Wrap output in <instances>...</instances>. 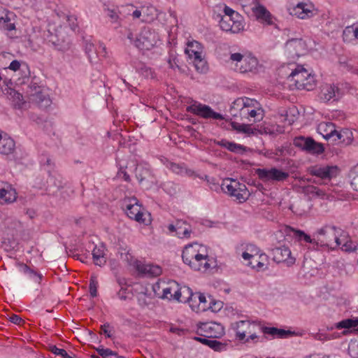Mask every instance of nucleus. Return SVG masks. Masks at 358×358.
Masks as SVG:
<instances>
[{"mask_svg": "<svg viewBox=\"0 0 358 358\" xmlns=\"http://www.w3.org/2000/svg\"><path fill=\"white\" fill-rule=\"evenodd\" d=\"M135 176L140 183L143 181L153 182V175L150 168L143 165H137L135 169Z\"/></svg>", "mask_w": 358, "mask_h": 358, "instance_id": "21", "label": "nucleus"}, {"mask_svg": "<svg viewBox=\"0 0 358 358\" xmlns=\"http://www.w3.org/2000/svg\"><path fill=\"white\" fill-rule=\"evenodd\" d=\"M315 236L317 245L335 248L343 244L345 232L341 228L327 224L318 229Z\"/></svg>", "mask_w": 358, "mask_h": 358, "instance_id": "1", "label": "nucleus"}, {"mask_svg": "<svg viewBox=\"0 0 358 358\" xmlns=\"http://www.w3.org/2000/svg\"><path fill=\"white\" fill-rule=\"evenodd\" d=\"M343 238L345 241L343 242V244L340 245V246H341V249L346 252H351L355 250L356 248L355 244L351 241H348L346 234L345 237Z\"/></svg>", "mask_w": 358, "mask_h": 358, "instance_id": "57", "label": "nucleus"}, {"mask_svg": "<svg viewBox=\"0 0 358 358\" xmlns=\"http://www.w3.org/2000/svg\"><path fill=\"white\" fill-rule=\"evenodd\" d=\"M179 288L180 285L175 280H170L168 282H166L165 281H159L153 287L155 292L157 294H159L157 292L162 289V295L161 297L162 299H167L169 301H176L177 296L176 294L178 292Z\"/></svg>", "mask_w": 358, "mask_h": 358, "instance_id": "12", "label": "nucleus"}, {"mask_svg": "<svg viewBox=\"0 0 358 358\" xmlns=\"http://www.w3.org/2000/svg\"><path fill=\"white\" fill-rule=\"evenodd\" d=\"M315 238H311L310 236L306 234H305L303 231L301 230H294V237L297 239L299 241H304L305 243H316L317 240L315 234L314 235Z\"/></svg>", "mask_w": 358, "mask_h": 358, "instance_id": "41", "label": "nucleus"}, {"mask_svg": "<svg viewBox=\"0 0 358 358\" xmlns=\"http://www.w3.org/2000/svg\"><path fill=\"white\" fill-rule=\"evenodd\" d=\"M306 51V44L301 38H292L285 44V52L288 57L295 59L303 55Z\"/></svg>", "mask_w": 358, "mask_h": 358, "instance_id": "15", "label": "nucleus"}, {"mask_svg": "<svg viewBox=\"0 0 358 358\" xmlns=\"http://www.w3.org/2000/svg\"><path fill=\"white\" fill-rule=\"evenodd\" d=\"M100 334H103L107 338H113L114 334V328L106 322L101 326Z\"/></svg>", "mask_w": 358, "mask_h": 358, "instance_id": "53", "label": "nucleus"}, {"mask_svg": "<svg viewBox=\"0 0 358 358\" xmlns=\"http://www.w3.org/2000/svg\"><path fill=\"white\" fill-rule=\"evenodd\" d=\"M290 14L300 19H306L314 15V5L309 1L299 2L292 8H289Z\"/></svg>", "mask_w": 358, "mask_h": 358, "instance_id": "14", "label": "nucleus"}, {"mask_svg": "<svg viewBox=\"0 0 358 358\" xmlns=\"http://www.w3.org/2000/svg\"><path fill=\"white\" fill-rule=\"evenodd\" d=\"M85 53L87 55L90 61L92 62L93 60V55L96 54L94 45L92 43L86 41L85 44Z\"/></svg>", "mask_w": 358, "mask_h": 358, "instance_id": "56", "label": "nucleus"}, {"mask_svg": "<svg viewBox=\"0 0 358 358\" xmlns=\"http://www.w3.org/2000/svg\"><path fill=\"white\" fill-rule=\"evenodd\" d=\"M97 287L98 282L96 280V278L95 276H91L90 280V293L92 297H96L97 296Z\"/></svg>", "mask_w": 358, "mask_h": 358, "instance_id": "55", "label": "nucleus"}, {"mask_svg": "<svg viewBox=\"0 0 358 358\" xmlns=\"http://www.w3.org/2000/svg\"><path fill=\"white\" fill-rule=\"evenodd\" d=\"M248 99V97H240L236 99L231 104L234 108H236L238 110V114H241V116L242 115V111L246 105L245 100Z\"/></svg>", "mask_w": 358, "mask_h": 358, "instance_id": "51", "label": "nucleus"}, {"mask_svg": "<svg viewBox=\"0 0 358 358\" xmlns=\"http://www.w3.org/2000/svg\"><path fill=\"white\" fill-rule=\"evenodd\" d=\"M208 306V309H210L213 312H217L222 308V302L220 301H215L213 299L209 297Z\"/></svg>", "mask_w": 358, "mask_h": 358, "instance_id": "59", "label": "nucleus"}, {"mask_svg": "<svg viewBox=\"0 0 358 358\" xmlns=\"http://www.w3.org/2000/svg\"><path fill=\"white\" fill-rule=\"evenodd\" d=\"M209 300L208 301L206 299V296L200 293L199 299V307H198V312L199 311H205L209 308L208 306Z\"/></svg>", "mask_w": 358, "mask_h": 358, "instance_id": "54", "label": "nucleus"}, {"mask_svg": "<svg viewBox=\"0 0 358 358\" xmlns=\"http://www.w3.org/2000/svg\"><path fill=\"white\" fill-rule=\"evenodd\" d=\"M200 296V292L193 293L192 296L189 298V301H188V304L189 305L190 308L192 310L198 312V307H199V299Z\"/></svg>", "mask_w": 358, "mask_h": 358, "instance_id": "52", "label": "nucleus"}, {"mask_svg": "<svg viewBox=\"0 0 358 358\" xmlns=\"http://www.w3.org/2000/svg\"><path fill=\"white\" fill-rule=\"evenodd\" d=\"M246 249L248 252H244L242 254V257L245 260L254 259L255 257L259 256L261 254L259 253L260 250L253 244L248 245Z\"/></svg>", "mask_w": 358, "mask_h": 358, "instance_id": "40", "label": "nucleus"}, {"mask_svg": "<svg viewBox=\"0 0 358 358\" xmlns=\"http://www.w3.org/2000/svg\"><path fill=\"white\" fill-rule=\"evenodd\" d=\"M304 191L313 196L324 199L326 196V192L324 190L318 188L313 185H308L304 188Z\"/></svg>", "mask_w": 358, "mask_h": 358, "instance_id": "44", "label": "nucleus"}, {"mask_svg": "<svg viewBox=\"0 0 358 358\" xmlns=\"http://www.w3.org/2000/svg\"><path fill=\"white\" fill-rule=\"evenodd\" d=\"M358 326L357 319H346L335 324V327L338 329H350Z\"/></svg>", "mask_w": 358, "mask_h": 358, "instance_id": "42", "label": "nucleus"}, {"mask_svg": "<svg viewBox=\"0 0 358 358\" xmlns=\"http://www.w3.org/2000/svg\"><path fill=\"white\" fill-rule=\"evenodd\" d=\"M0 28L7 31L15 29L14 23L10 22L9 13L3 8H0Z\"/></svg>", "mask_w": 358, "mask_h": 358, "instance_id": "27", "label": "nucleus"}, {"mask_svg": "<svg viewBox=\"0 0 358 358\" xmlns=\"http://www.w3.org/2000/svg\"><path fill=\"white\" fill-rule=\"evenodd\" d=\"M99 355L102 357V358H113V357H117V352L111 350L109 348H104L103 346H100L99 348L96 349Z\"/></svg>", "mask_w": 358, "mask_h": 358, "instance_id": "48", "label": "nucleus"}, {"mask_svg": "<svg viewBox=\"0 0 358 358\" xmlns=\"http://www.w3.org/2000/svg\"><path fill=\"white\" fill-rule=\"evenodd\" d=\"M273 260L278 264L285 263L287 266H290L294 264L296 259L292 256L289 248L282 245L277 247L271 250Z\"/></svg>", "mask_w": 358, "mask_h": 358, "instance_id": "13", "label": "nucleus"}, {"mask_svg": "<svg viewBox=\"0 0 358 358\" xmlns=\"http://www.w3.org/2000/svg\"><path fill=\"white\" fill-rule=\"evenodd\" d=\"M29 101L30 102L36 103L38 105H41L43 101H45L46 103H48V100L45 99V95L41 92V91L37 92H32L29 94V96H28Z\"/></svg>", "mask_w": 358, "mask_h": 358, "instance_id": "43", "label": "nucleus"}, {"mask_svg": "<svg viewBox=\"0 0 358 358\" xmlns=\"http://www.w3.org/2000/svg\"><path fill=\"white\" fill-rule=\"evenodd\" d=\"M308 171L311 176L315 177V178H308V182L323 184L336 177L339 170L336 166L316 165L309 167Z\"/></svg>", "mask_w": 358, "mask_h": 358, "instance_id": "4", "label": "nucleus"}, {"mask_svg": "<svg viewBox=\"0 0 358 358\" xmlns=\"http://www.w3.org/2000/svg\"><path fill=\"white\" fill-rule=\"evenodd\" d=\"M20 271L28 275L32 278L36 282L40 284L42 280L43 275L41 273H38L36 271L28 266L24 264H20Z\"/></svg>", "mask_w": 358, "mask_h": 358, "instance_id": "34", "label": "nucleus"}, {"mask_svg": "<svg viewBox=\"0 0 358 358\" xmlns=\"http://www.w3.org/2000/svg\"><path fill=\"white\" fill-rule=\"evenodd\" d=\"M217 145L221 147L227 148L230 152L236 153V154H243L246 150V147L243 145L236 143L234 142H230L226 139H222L221 141L217 143Z\"/></svg>", "mask_w": 358, "mask_h": 358, "instance_id": "24", "label": "nucleus"}, {"mask_svg": "<svg viewBox=\"0 0 358 358\" xmlns=\"http://www.w3.org/2000/svg\"><path fill=\"white\" fill-rule=\"evenodd\" d=\"M242 185L243 187H236V191H233V192L231 194V196L234 197L240 203L245 201L250 195V193L248 191L245 185L242 183Z\"/></svg>", "mask_w": 358, "mask_h": 358, "instance_id": "35", "label": "nucleus"}, {"mask_svg": "<svg viewBox=\"0 0 358 358\" xmlns=\"http://www.w3.org/2000/svg\"><path fill=\"white\" fill-rule=\"evenodd\" d=\"M246 105L242 111L241 120H252L253 122L260 121L263 118V112L261 104L255 99L248 98Z\"/></svg>", "mask_w": 358, "mask_h": 358, "instance_id": "9", "label": "nucleus"}, {"mask_svg": "<svg viewBox=\"0 0 358 358\" xmlns=\"http://www.w3.org/2000/svg\"><path fill=\"white\" fill-rule=\"evenodd\" d=\"M167 62L169 64V68L172 69H178L179 71L181 70L180 65H179V59L176 55V53L171 50L169 54V57L167 59Z\"/></svg>", "mask_w": 358, "mask_h": 358, "instance_id": "45", "label": "nucleus"}, {"mask_svg": "<svg viewBox=\"0 0 358 358\" xmlns=\"http://www.w3.org/2000/svg\"><path fill=\"white\" fill-rule=\"evenodd\" d=\"M15 148V141L10 138H2L0 140V153L8 155L13 152Z\"/></svg>", "mask_w": 358, "mask_h": 358, "instance_id": "30", "label": "nucleus"}, {"mask_svg": "<svg viewBox=\"0 0 358 358\" xmlns=\"http://www.w3.org/2000/svg\"><path fill=\"white\" fill-rule=\"evenodd\" d=\"M117 176L120 178H122L126 182H129L131 181L129 175L127 173V172L123 168H120V169L119 170V171L117 173Z\"/></svg>", "mask_w": 358, "mask_h": 358, "instance_id": "63", "label": "nucleus"}, {"mask_svg": "<svg viewBox=\"0 0 358 358\" xmlns=\"http://www.w3.org/2000/svg\"><path fill=\"white\" fill-rule=\"evenodd\" d=\"M336 93H338V88L334 85H325L321 90V99L325 101L331 99L336 100Z\"/></svg>", "mask_w": 358, "mask_h": 358, "instance_id": "28", "label": "nucleus"}, {"mask_svg": "<svg viewBox=\"0 0 358 358\" xmlns=\"http://www.w3.org/2000/svg\"><path fill=\"white\" fill-rule=\"evenodd\" d=\"M92 257L94 264L97 266H102L106 263V258L105 257L103 250L100 248L96 247L94 248Z\"/></svg>", "mask_w": 358, "mask_h": 358, "instance_id": "39", "label": "nucleus"}, {"mask_svg": "<svg viewBox=\"0 0 358 358\" xmlns=\"http://www.w3.org/2000/svg\"><path fill=\"white\" fill-rule=\"evenodd\" d=\"M231 125L235 130L239 132L248 134H253V129L248 124L232 122Z\"/></svg>", "mask_w": 358, "mask_h": 358, "instance_id": "47", "label": "nucleus"}, {"mask_svg": "<svg viewBox=\"0 0 358 358\" xmlns=\"http://www.w3.org/2000/svg\"><path fill=\"white\" fill-rule=\"evenodd\" d=\"M221 29L225 31H231V33H238L243 30L244 25L241 20H233L229 18H222L220 22Z\"/></svg>", "mask_w": 358, "mask_h": 358, "instance_id": "19", "label": "nucleus"}, {"mask_svg": "<svg viewBox=\"0 0 358 358\" xmlns=\"http://www.w3.org/2000/svg\"><path fill=\"white\" fill-rule=\"evenodd\" d=\"M187 223L183 220L176 221L177 236L180 238H189L192 230L189 227H187Z\"/></svg>", "mask_w": 358, "mask_h": 358, "instance_id": "31", "label": "nucleus"}, {"mask_svg": "<svg viewBox=\"0 0 358 358\" xmlns=\"http://www.w3.org/2000/svg\"><path fill=\"white\" fill-rule=\"evenodd\" d=\"M36 185L40 189L45 188L46 190H50L52 186L56 187L57 189L63 187L62 182L60 180H56L50 175L49 176L48 180L46 182L41 181L40 182H36Z\"/></svg>", "mask_w": 358, "mask_h": 358, "instance_id": "32", "label": "nucleus"}, {"mask_svg": "<svg viewBox=\"0 0 358 358\" xmlns=\"http://www.w3.org/2000/svg\"><path fill=\"white\" fill-rule=\"evenodd\" d=\"M326 127H328L329 131L327 132L326 134H324L323 136L326 139H329L331 138H335L334 141H344V139L342 140V138L344 136V134H347L346 131L338 132L334 129V125L332 123L327 124Z\"/></svg>", "mask_w": 358, "mask_h": 358, "instance_id": "37", "label": "nucleus"}, {"mask_svg": "<svg viewBox=\"0 0 358 358\" xmlns=\"http://www.w3.org/2000/svg\"><path fill=\"white\" fill-rule=\"evenodd\" d=\"M186 111L204 119H224L222 115L215 112L209 106L202 104L196 101H193V103L186 108Z\"/></svg>", "mask_w": 358, "mask_h": 358, "instance_id": "8", "label": "nucleus"}, {"mask_svg": "<svg viewBox=\"0 0 358 358\" xmlns=\"http://www.w3.org/2000/svg\"><path fill=\"white\" fill-rule=\"evenodd\" d=\"M10 84H8V90H6L5 92H1L3 94H9L15 108H22L25 102L23 101L22 95L11 88Z\"/></svg>", "mask_w": 358, "mask_h": 358, "instance_id": "25", "label": "nucleus"}, {"mask_svg": "<svg viewBox=\"0 0 358 358\" xmlns=\"http://www.w3.org/2000/svg\"><path fill=\"white\" fill-rule=\"evenodd\" d=\"M199 328L206 333L205 336L208 338H219L224 333L222 326L216 322H205Z\"/></svg>", "mask_w": 358, "mask_h": 358, "instance_id": "18", "label": "nucleus"}, {"mask_svg": "<svg viewBox=\"0 0 358 358\" xmlns=\"http://www.w3.org/2000/svg\"><path fill=\"white\" fill-rule=\"evenodd\" d=\"M224 13L226 15V17H224V18H229L230 17L231 19H233V20H236V17H234V15L237 17V18H239L240 16L238 15V13L235 12L234 10H232L231 8L229 7H227L226 6L224 9Z\"/></svg>", "mask_w": 358, "mask_h": 358, "instance_id": "60", "label": "nucleus"}, {"mask_svg": "<svg viewBox=\"0 0 358 358\" xmlns=\"http://www.w3.org/2000/svg\"><path fill=\"white\" fill-rule=\"evenodd\" d=\"M167 167L173 173L179 175H186L190 176L193 173L192 170L187 169L183 164L170 162L168 164Z\"/></svg>", "mask_w": 358, "mask_h": 358, "instance_id": "38", "label": "nucleus"}, {"mask_svg": "<svg viewBox=\"0 0 358 358\" xmlns=\"http://www.w3.org/2000/svg\"><path fill=\"white\" fill-rule=\"evenodd\" d=\"M255 173L258 178L263 182L277 181L281 182L286 180L289 177L287 172L283 171L277 168L271 169H257Z\"/></svg>", "mask_w": 358, "mask_h": 358, "instance_id": "11", "label": "nucleus"}, {"mask_svg": "<svg viewBox=\"0 0 358 358\" xmlns=\"http://www.w3.org/2000/svg\"><path fill=\"white\" fill-rule=\"evenodd\" d=\"M255 326V322H250L248 320H240L232 324V328L236 331V337L241 341L245 338L247 334H251L253 331Z\"/></svg>", "mask_w": 358, "mask_h": 358, "instance_id": "16", "label": "nucleus"}, {"mask_svg": "<svg viewBox=\"0 0 358 358\" xmlns=\"http://www.w3.org/2000/svg\"><path fill=\"white\" fill-rule=\"evenodd\" d=\"M17 199V192L13 187L0 180V203H11Z\"/></svg>", "mask_w": 358, "mask_h": 358, "instance_id": "17", "label": "nucleus"}, {"mask_svg": "<svg viewBox=\"0 0 358 358\" xmlns=\"http://www.w3.org/2000/svg\"><path fill=\"white\" fill-rule=\"evenodd\" d=\"M268 259L265 253H261L259 256L255 257L254 259H251L248 265L257 271H264L268 268Z\"/></svg>", "mask_w": 358, "mask_h": 358, "instance_id": "22", "label": "nucleus"}, {"mask_svg": "<svg viewBox=\"0 0 358 358\" xmlns=\"http://www.w3.org/2000/svg\"><path fill=\"white\" fill-rule=\"evenodd\" d=\"M287 79L292 85L299 90L310 91L315 85L314 77L303 68V66L297 65L288 76Z\"/></svg>", "mask_w": 358, "mask_h": 358, "instance_id": "3", "label": "nucleus"}, {"mask_svg": "<svg viewBox=\"0 0 358 358\" xmlns=\"http://www.w3.org/2000/svg\"><path fill=\"white\" fill-rule=\"evenodd\" d=\"M124 202L126 203V214L129 218L143 224L150 222V215L143 212L142 206L138 203L136 197L129 198Z\"/></svg>", "mask_w": 358, "mask_h": 358, "instance_id": "7", "label": "nucleus"}, {"mask_svg": "<svg viewBox=\"0 0 358 358\" xmlns=\"http://www.w3.org/2000/svg\"><path fill=\"white\" fill-rule=\"evenodd\" d=\"M159 40L157 33L148 27H144L134 41L136 48L142 50H150L157 45Z\"/></svg>", "mask_w": 358, "mask_h": 358, "instance_id": "6", "label": "nucleus"}, {"mask_svg": "<svg viewBox=\"0 0 358 358\" xmlns=\"http://www.w3.org/2000/svg\"><path fill=\"white\" fill-rule=\"evenodd\" d=\"M49 41L52 42V45L57 50L62 52H65L70 48L69 43H66L64 41L62 43H59V41H55L53 40H50Z\"/></svg>", "mask_w": 358, "mask_h": 358, "instance_id": "58", "label": "nucleus"}, {"mask_svg": "<svg viewBox=\"0 0 358 358\" xmlns=\"http://www.w3.org/2000/svg\"><path fill=\"white\" fill-rule=\"evenodd\" d=\"M193 62L196 69L199 72L204 73L208 70L207 63L203 59H202V57L195 59Z\"/></svg>", "mask_w": 358, "mask_h": 358, "instance_id": "50", "label": "nucleus"}, {"mask_svg": "<svg viewBox=\"0 0 358 358\" xmlns=\"http://www.w3.org/2000/svg\"><path fill=\"white\" fill-rule=\"evenodd\" d=\"M137 271L148 277H157L162 273V268L152 264H136Z\"/></svg>", "mask_w": 358, "mask_h": 358, "instance_id": "20", "label": "nucleus"}, {"mask_svg": "<svg viewBox=\"0 0 358 358\" xmlns=\"http://www.w3.org/2000/svg\"><path fill=\"white\" fill-rule=\"evenodd\" d=\"M230 59L236 62V69L241 73L255 72L258 66V60L250 54L242 55L239 52L231 53Z\"/></svg>", "mask_w": 358, "mask_h": 358, "instance_id": "5", "label": "nucleus"}, {"mask_svg": "<svg viewBox=\"0 0 358 358\" xmlns=\"http://www.w3.org/2000/svg\"><path fill=\"white\" fill-rule=\"evenodd\" d=\"M252 11L259 22L266 24H272L271 15L264 6L260 5L255 6L252 8Z\"/></svg>", "mask_w": 358, "mask_h": 358, "instance_id": "23", "label": "nucleus"}, {"mask_svg": "<svg viewBox=\"0 0 358 358\" xmlns=\"http://www.w3.org/2000/svg\"><path fill=\"white\" fill-rule=\"evenodd\" d=\"M236 187H242V183H240L236 180L231 178H226L222 181L221 189L224 193H227L231 196L233 191H236Z\"/></svg>", "mask_w": 358, "mask_h": 358, "instance_id": "29", "label": "nucleus"}, {"mask_svg": "<svg viewBox=\"0 0 358 358\" xmlns=\"http://www.w3.org/2000/svg\"><path fill=\"white\" fill-rule=\"evenodd\" d=\"M349 177L351 178V185L353 189L358 192V164L351 169Z\"/></svg>", "mask_w": 358, "mask_h": 358, "instance_id": "46", "label": "nucleus"}, {"mask_svg": "<svg viewBox=\"0 0 358 358\" xmlns=\"http://www.w3.org/2000/svg\"><path fill=\"white\" fill-rule=\"evenodd\" d=\"M200 49V44L198 42H191L188 44V48L185 50V52L190 58H193L194 60L201 57V51Z\"/></svg>", "mask_w": 358, "mask_h": 358, "instance_id": "36", "label": "nucleus"}, {"mask_svg": "<svg viewBox=\"0 0 358 358\" xmlns=\"http://www.w3.org/2000/svg\"><path fill=\"white\" fill-rule=\"evenodd\" d=\"M183 262L188 264L196 271H205L210 268V264L206 262L204 266L200 263L201 261L207 260L208 256L201 255L197 249V244H189L185 247L182 255Z\"/></svg>", "mask_w": 358, "mask_h": 358, "instance_id": "2", "label": "nucleus"}, {"mask_svg": "<svg viewBox=\"0 0 358 358\" xmlns=\"http://www.w3.org/2000/svg\"><path fill=\"white\" fill-rule=\"evenodd\" d=\"M49 351L55 355L61 356L62 358H75V355H69L64 349L58 348L56 345L49 346Z\"/></svg>", "mask_w": 358, "mask_h": 358, "instance_id": "49", "label": "nucleus"}, {"mask_svg": "<svg viewBox=\"0 0 358 358\" xmlns=\"http://www.w3.org/2000/svg\"><path fill=\"white\" fill-rule=\"evenodd\" d=\"M208 346L216 351L221 350L224 348V345L216 340H210Z\"/></svg>", "mask_w": 358, "mask_h": 358, "instance_id": "62", "label": "nucleus"}, {"mask_svg": "<svg viewBox=\"0 0 358 358\" xmlns=\"http://www.w3.org/2000/svg\"><path fill=\"white\" fill-rule=\"evenodd\" d=\"M261 329L264 334L278 338H286L294 334L289 330L278 329L276 327H262Z\"/></svg>", "mask_w": 358, "mask_h": 358, "instance_id": "26", "label": "nucleus"}, {"mask_svg": "<svg viewBox=\"0 0 358 358\" xmlns=\"http://www.w3.org/2000/svg\"><path fill=\"white\" fill-rule=\"evenodd\" d=\"M348 354L352 358H358V347L356 345L355 343L349 345Z\"/></svg>", "mask_w": 358, "mask_h": 358, "instance_id": "61", "label": "nucleus"}, {"mask_svg": "<svg viewBox=\"0 0 358 358\" xmlns=\"http://www.w3.org/2000/svg\"><path fill=\"white\" fill-rule=\"evenodd\" d=\"M294 145L295 147L299 148L309 154L320 155L324 151L323 145L320 143L316 142L310 137H296L294 140Z\"/></svg>", "mask_w": 358, "mask_h": 358, "instance_id": "10", "label": "nucleus"}, {"mask_svg": "<svg viewBox=\"0 0 358 358\" xmlns=\"http://www.w3.org/2000/svg\"><path fill=\"white\" fill-rule=\"evenodd\" d=\"M176 301L181 303H188L189 298L192 296V289L187 286H180Z\"/></svg>", "mask_w": 358, "mask_h": 358, "instance_id": "33", "label": "nucleus"}, {"mask_svg": "<svg viewBox=\"0 0 358 358\" xmlns=\"http://www.w3.org/2000/svg\"><path fill=\"white\" fill-rule=\"evenodd\" d=\"M353 33V36L355 38L358 39V29L357 27H354V26L347 27L343 31L344 34Z\"/></svg>", "mask_w": 358, "mask_h": 358, "instance_id": "64", "label": "nucleus"}]
</instances>
